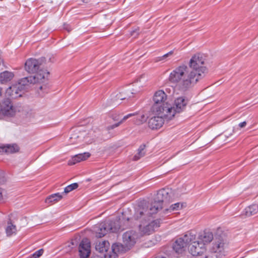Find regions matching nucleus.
Listing matches in <instances>:
<instances>
[{
	"mask_svg": "<svg viewBox=\"0 0 258 258\" xmlns=\"http://www.w3.org/2000/svg\"><path fill=\"white\" fill-rule=\"evenodd\" d=\"M204 62L201 54H195L190 58L188 66L181 64L176 67L170 73L169 81L182 92L189 90L207 74Z\"/></svg>",
	"mask_w": 258,
	"mask_h": 258,
	"instance_id": "nucleus-1",
	"label": "nucleus"
},
{
	"mask_svg": "<svg viewBox=\"0 0 258 258\" xmlns=\"http://www.w3.org/2000/svg\"><path fill=\"white\" fill-rule=\"evenodd\" d=\"M47 73L43 72L37 74L35 76H29L24 78L16 84H13L6 91V95L12 98H17L22 96V92L25 90L29 84H34L36 82H44Z\"/></svg>",
	"mask_w": 258,
	"mask_h": 258,
	"instance_id": "nucleus-2",
	"label": "nucleus"
},
{
	"mask_svg": "<svg viewBox=\"0 0 258 258\" xmlns=\"http://www.w3.org/2000/svg\"><path fill=\"white\" fill-rule=\"evenodd\" d=\"M158 211L157 207H155L152 203L143 200L139 202L135 207L134 217L135 220L140 222L149 219Z\"/></svg>",
	"mask_w": 258,
	"mask_h": 258,
	"instance_id": "nucleus-3",
	"label": "nucleus"
},
{
	"mask_svg": "<svg viewBox=\"0 0 258 258\" xmlns=\"http://www.w3.org/2000/svg\"><path fill=\"white\" fill-rule=\"evenodd\" d=\"M45 61V58H40L39 59H35L30 58L28 59L25 62V70L29 73H34L35 75L33 76H36L38 73H42L43 72L46 73L47 75L46 79L44 80V82H36L35 84H43L42 85L39 87V89L42 90L43 88H46V86L45 84L47 82L48 77L49 75V72L45 70L41 69V66Z\"/></svg>",
	"mask_w": 258,
	"mask_h": 258,
	"instance_id": "nucleus-4",
	"label": "nucleus"
},
{
	"mask_svg": "<svg viewBox=\"0 0 258 258\" xmlns=\"http://www.w3.org/2000/svg\"><path fill=\"white\" fill-rule=\"evenodd\" d=\"M188 100L184 97H180L174 100V104L171 105L169 103L166 106L161 108L159 111L164 113L165 116L169 118H172L176 113H180L185 110Z\"/></svg>",
	"mask_w": 258,
	"mask_h": 258,
	"instance_id": "nucleus-5",
	"label": "nucleus"
},
{
	"mask_svg": "<svg viewBox=\"0 0 258 258\" xmlns=\"http://www.w3.org/2000/svg\"><path fill=\"white\" fill-rule=\"evenodd\" d=\"M110 244L107 241L98 240L96 242L95 245L96 250L98 252V254L102 253L103 255H109L114 251L116 254V257L118 254L120 253V251L123 250L122 246L119 243L112 244L111 250H109Z\"/></svg>",
	"mask_w": 258,
	"mask_h": 258,
	"instance_id": "nucleus-6",
	"label": "nucleus"
},
{
	"mask_svg": "<svg viewBox=\"0 0 258 258\" xmlns=\"http://www.w3.org/2000/svg\"><path fill=\"white\" fill-rule=\"evenodd\" d=\"M196 239V235L194 233L188 231L183 236L177 239L172 245L173 249L177 253H182L185 251L186 246L189 243Z\"/></svg>",
	"mask_w": 258,
	"mask_h": 258,
	"instance_id": "nucleus-7",
	"label": "nucleus"
},
{
	"mask_svg": "<svg viewBox=\"0 0 258 258\" xmlns=\"http://www.w3.org/2000/svg\"><path fill=\"white\" fill-rule=\"evenodd\" d=\"M160 220L150 221V219L141 221L139 225V234L141 236L152 234L160 226Z\"/></svg>",
	"mask_w": 258,
	"mask_h": 258,
	"instance_id": "nucleus-8",
	"label": "nucleus"
},
{
	"mask_svg": "<svg viewBox=\"0 0 258 258\" xmlns=\"http://www.w3.org/2000/svg\"><path fill=\"white\" fill-rule=\"evenodd\" d=\"M140 237L139 233L133 230H130L124 233L122 235L123 244L120 243L123 248L120 253L124 252L130 249Z\"/></svg>",
	"mask_w": 258,
	"mask_h": 258,
	"instance_id": "nucleus-9",
	"label": "nucleus"
},
{
	"mask_svg": "<svg viewBox=\"0 0 258 258\" xmlns=\"http://www.w3.org/2000/svg\"><path fill=\"white\" fill-rule=\"evenodd\" d=\"M172 198L171 190L168 188L161 189L159 190L152 204L158 207V211L162 209L163 202H167L170 201Z\"/></svg>",
	"mask_w": 258,
	"mask_h": 258,
	"instance_id": "nucleus-10",
	"label": "nucleus"
},
{
	"mask_svg": "<svg viewBox=\"0 0 258 258\" xmlns=\"http://www.w3.org/2000/svg\"><path fill=\"white\" fill-rule=\"evenodd\" d=\"M161 107H158L157 110H154L156 113V116L152 117L148 121L149 127L152 130H157L160 128L164 124V119H171L165 116V114L159 111Z\"/></svg>",
	"mask_w": 258,
	"mask_h": 258,
	"instance_id": "nucleus-11",
	"label": "nucleus"
},
{
	"mask_svg": "<svg viewBox=\"0 0 258 258\" xmlns=\"http://www.w3.org/2000/svg\"><path fill=\"white\" fill-rule=\"evenodd\" d=\"M15 113V109L9 98H4L0 101V115L12 116Z\"/></svg>",
	"mask_w": 258,
	"mask_h": 258,
	"instance_id": "nucleus-12",
	"label": "nucleus"
},
{
	"mask_svg": "<svg viewBox=\"0 0 258 258\" xmlns=\"http://www.w3.org/2000/svg\"><path fill=\"white\" fill-rule=\"evenodd\" d=\"M189 251L194 256H199V257L196 258H200L205 254H202L206 251V247L204 243H201L199 240L196 239L189 243Z\"/></svg>",
	"mask_w": 258,
	"mask_h": 258,
	"instance_id": "nucleus-13",
	"label": "nucleus"
},
{
	"mask_svg": "<svg viewBox=\"0 0 258 258\" xmlns=\"http://www.w3.org/2000/svg\"><path fill=\"white\" fill-rule=\"evenodd\" d=\"M153 100L154 102L153 108L154 110H157L158 107L163 108V106L169 104L168 102L167 101V95L162 90H159L155 93Z\"/></svg>",
	"mask_w": 258,
	"mask_h": 258,
	"instance_id": "nucleus-14",
	"label": "nucleus"
},
{
	"mask_svg": "<svg viewBox=\"0 0 258 258\" xmlns=\"http://www.w3.org/2000/svg\"><path fill=\"white\" fill-rule=\"evenodd\" d=\"M79 252L81 258H87L91 253V246L88 239H83L79 246Z\"/></svg>",
	"mask_w": 258,
	"mask_h": 258,
	"instance_id": "nucleus-15",
	"label": "nucleus"
},
{
	"mask_svg": "<svg viewBox=\"0 0 258 258\" xmlns=\"http://www.w3.org/2000/svg\"><path fill=\"white\" fill-rule=\"evenodd\" d=\"M97 228L98 229L95 230L96 236L98 237H102L104 236L109 231L114 232L110 223L108 222L102 223L100 224Z\"/></svg>",
	"mask_w": 258,
	"mask_h": 258,
	"instance_id": "nucleus-16",
	"label": "nucleus"
},
{
	"mask_svg": "<svg viewBox=\"0 0 258 258\" xmlns=\"http://www.w3.org/2000/svg\"><path fill=\"white\" fill-rule=\"evenodd\" d=\"M139 92V90H137L136 89H134L131 88V87H129L127 88L122 90L121 92H120L121 96H120L119 97H122L121 98L122 99V100L128 99L131 97H133L134 94H136Z\"/></svg>",
	"mask_w": 258,
	"mask_h": 258,
	"instance_id": "nucleus-17",
	"label": "nucleus"
},
{
	"mask_svg": "<svg viewBox=\"0 0 258 258\" xmlns=\"http://www.w3.org/2000/svg\"><path fill=\"white\" fill-rule=\"evenodd\" d=\"M90 154L88 152H85L82 154H79L76 155L69 161L68 164L69 165H74L82 161L86 160L88 158L90 157Z\"/></svg>",
	"mask_w": 258,
	"mask_h": 258,
	"instance_id": "nucleus-18",
	"label": "nucleus"
},
{
	"mask_svg": "<svg viewBox=\"0 0 258 258\" xmlns=\"http://www.w3.org/2000/svg\"><path fill=\"white\" fill-rule=\"evenodd\" d=\"M213 238L212 232L205 231L199 236L197 240H199L201 243H204V246H205L206 244L210 243Z\"/></svg>",
	"mask_w": 258,
	"mask_h": 258,
	"instance_id": "nucleus-19",
	"label": "nucleus"
},
{
	"mask_svg": "<svg viewBox=\"0 0 258 258\" xmlns=\"http://www.w3.org/2000/svg\"><path fill=\"white\" fill-rule=\"evenodd\" d=\"M14 77L12 72L4 71L0 73V83L6 84L11 81Z\"/></svg>",
	"mask_w": 258,
	"mask_h": 258,
	"instance_id": "nucleus-20",
	"label": "nucleus"
},
{
	"mask_svg": "<svg viewBox=\"0 0 258 258\" xmlns=\"http://www.w3.org/2000/svg\"><path fill=\"white\" fill-rule=\"evenodd\" d=\"M1 149L6 153H14L19 151V148L16 144L8 145L1 147Z\"/></svg>",
	"mask_w": 258,
	"mask_h": 258,
	"instance_id": "nucleus-21",
	"label": "nucleus"
},
{
	"mask_svg": "<svg viewBox=\"0 0 258 258\" xmlns=\"http://www.w3.org/2000/svg\"><path fill=\"white\" fill-rule=\"evenodd\" d=\"M257 211L258 205L256 204L252 205L245 209L244 214L246 216L249 217L255 214Z\"/></svg>",
	"mask_w": 258,
	"mask_h": 258,
	"instance_id": "nucleus-22",
	"label": "nucleus"
},
{
	"mask_svg": "<svg viewBox=\"0 0 258 258\" xmlns=\"http://www.w3.org/2000/svg\"><path fill=\"white\" fill-rule=\"evenodd\" d=\"M62 198V194L56 193L48 196L45 200V203L50 204L60 200Z\"/></svg>",
	"mask_w": 258,
	"mask_h": 258,
	"instance_id": "nucleus-23",
	"label": "nucleus"
},
{
	"mask_svg": "<svg viewBox=\"0 0 258 258\" xmlns=\"http://www.w3.org/2000/svg\"><path fill=\"white\" fill-rule=\"evenodd\" d=\"M17 232L16 227L13 225L11 222L8 223L7 226L6 228V232L8 236H11L14 234H16Z\"/></svg>",
	"mask_w": 258,
	"mask_h": 258,
	"instance_id": "nucleus-24",
	"label": "nucleus"
},
{
	"mask_svg": "<svg viewBox=\"0 0 258 258\" xmlns=\"http://www.w3.org/2000/svg\"><path fill=\"white\" fill-rule=\"evenodd\" d=\"M182 208V205L180 203H177L174 204L172 205L169 208L166 209L164 211V213L165 215H168L169 213L175 211L177 210H179L181 209Z\"/></svg>",
	"mask_w": 258,
	"mask_h": 258,
	"instance_id": "nucleus-25",
	"label": "nucleus"
},
{
	"mask_svg": "<svg viewBox=\"0 0 258 258\" xmlns=\"http://www.w3.org/2000/svg\"><path fill=\"white\" fill-rule=\"evenodd\" d=\"M145 145H141L139 148L138 149V152L134 156V160H139L141 158L144 157L145 155Z\"/></svg>",
	"mask_w": 258,
	"mask_h": 258,
	"instance_id": "nucleus-26",
	"label": "nucleus"
},
{
	"mask_svg": "<svg viewBox=\"0 0 258 258\" xmlns=\"http://www.w3.org/2000/svg\"><path fill=\"white\" fill-rule=\"evenodd\" d=\"M121 96L120 92L115 94H112L111 96V100L113 105H117L121 103V101L122 100V97H119Z\"/></svg>",
	"mask_w": 258,
	"mask_h": 258,
	"instance_id": "nucleus-27",
	"label": "nucleus"
},
{
	"mask_svg": "<svg viewBox=\"0 0 258 258\" xmlns=\"http://www.w3.org/2000/svg\"><path fill=\"white\" fill-rule=\"evenodd\" d=\"M136 114H137V113L128 114L126 115H125L123 117V118L121 120H120V121H119L118 122H117L116 123H115V124H114L113 125L108 126L107 128H108V130L113 129L114 128L118 126H119L122 122H123V121H125V120H126L128 118H130V117H131L132 116H134V115H135Z\"/></svg>",
	"mask_w": 258,
	"mask_h": 258,
	"instance_id": "nucleus-28",
	"label": "nucleus"
},
{
	"mask_svg": "<svg viewBox=\"0 0 258 258\" xmlns=\"http://www.w3.org/2000/svg\"><path fill=\"white\" fill-rule=\"evenodd\" d=\"M91 258H116V254L114 251L112 254L109 255H103L102 253L101 254H95L93 255Z\"/></svg>",
	"mask_w": 258,
	"mask_h": 258,
	"instance_id": "nucleus-29",
	"label": "nucleus"
},
{
	"mask_svg": "<svg viewBox=\"0 0 258 258\" xmlns=\"http://www.w3.org/2000/svg\"><path fill=\"white\" fill-rule=\"evenodd\" d=\"M80 135H78L77 133H75L72 135V136L70 137V140H71V142H72L73 144L75 143H78L80 142L79 139L82 138L84 136V133H80Z\"/></svg>",
	"mask_w": 258,
	"mask_h": 258,
	"instance_id": "nucleus-30",
	"label": "nucleus"
},
{
	"mask_svg": "<svg viewBox=\"0 0 258 258\" xmlns=\"http://www.w3.org/2000/svg\"><path fill=\"white\" fill-rule=\"evenodd\" d=\"M78 187V184L77 183H74L70 185H68L67 187L64 188V192L62 193L68 194L70 191H72L74 189H76Z\"/></svg>",
	"mask_w": 258,
	"mask_h": 258,
	"instance_id": "nucleus-31",
	"label": "nucleus"
},
{
	"mask_svg": "<svg viewBox=\"0 0 258 258\" xmlns=\"http://www.w3.org/2000/svg\"><path fill=\"white\" fill-rule=\"evenodd\" d=\"M43 249H39L38 250L36 251L35 253H34L32 255L30 256L29 258H38L43 254Z\"/></svg>",
	"mask_w": 258,
	"mask_h": 258,
	"instance_id": "nucleus-32",
	"label": "nucleus"
},
{
	"mask_svg": "<svg viewBox=\"0 0 258 258\" xmlns=\"http://www.w3.org/2000/svg\"><path fill=\"white\" fill-rule=\"evenodd\" d=\"M139 28H137L136 29L133 30L131 32V35L132 36H133L134 38L137 37L139 34Z\"/></svg>",
	"mask_w": 258,
	"mask_h": 258,
	"instance_id": "nucleus-33",
	"label": "nucleus"
},
{
	"mask_svg": "<svg viewBox=\"0 0 258 258\" xmlns=\"http://www.w3.org/2000/svg\"><path fill=\"white\" fill-rule=\"evenodd\" d=\"M173 54V51H170L167 53L163 55L162 56L160 57L159 60H164V59L166 58L168 56L171 55Z\"/></svg>",
	"mask_w": 258,
	"mask_h": 258,
	"instance_id": "nucleus-34",
	"label": "nucleus"
},
{
	"mask_svg": "<svg viewBox=\"0 0 258 258\" xmlns=\"http://www.w3.org/2000/svg\"><path fill=\"white\" fill-rule=\"evenodd\" d=\"M141 122H143L146 121L147 117L144 114H142L139 116V118Z\"/></svg>",
	"mask_w": 258,
	"mask_h": 258,
	"instance_id": "nucleus-35",
	"label": "nucleus"
},
{
	"mask_svg": "<svg viewBox=\"0 0 258 258\" xmlns=\"http://www.w3.org/2000/svg\"><path fill=\"white\" fill-rule=\"evenodd\" d=\"M64 29L67 30L68 32H70L72 30V28L70 27V25L68 24H64Z\"/></svg>",
	"mask_w": 258,
	"mask_h": 258,
	"instance_id": "nucleus-36",
	"label": "nucleus"
},
{
	"mask_svg": "<svg viewBox=\"0 0 258 258\" xmlns=\"http://www.w3.org/2000/svg\"><path fill=\"white\" fill-rule=\"evenodd\" d=\"M246 124V121H243V122H242L241 123H240L239 124V126L240 127H244Z\"/></svg>",
	"mask_w": 258,
	"mask_h": 258,
	"instance_id": "nucleus-37",
	"label": "nucleus"
},
{
	"mask_svg": "<svg viewBox=\"0 0 258 258\" xmlns=\"http://www.w3.org/2000/svg\"><path fill=\"white\" fill-rule=\"evenodd\" d=\"M112 118L114 120H118L119 119L118 116L117 115H112Z\"/></svg>",
	"mask_w": 258,
	"mask_h": 258,
	"instance_id": "nucleus-38",
	"label": "nucleus"
},
{
	"mask_svg": "<svg viewBox=\"0 0 258 258\" xmlns=\"http://www.w3.org/2000/svg\"><path fill=\"white\" fill-rule=\"evenodd\" d=\"M2 199V189L0 188V200Z\"/></svg>",
	"mask_w": 258,
	"mask_h": 258,
	"instance_id": "nucleus-39",
	"label": "nucleus"
},
{
	"mask_svg": "<svg viewBox=\"0 0 258 258\" xmlns=\"http://www.w3.org/2000/svg\"><path fill=\"white\" fill-rule=\"evenodd\" d=\"M3 93V89L0 87V96H2Z\"/></svg>",
	"mask_w": 258,
	"mask_h": 258,
	"instance_id": "nucleus-40",
	"label": "nucleus"
},
{
	"mask_svg": "<svg viewBox=\"0 0 258 258\" xmlns=\"http://www.w3.org/2000/svg\"><path fill=\"white\" fill-rule=\"evenodd\" d=\"M138 82H141V80H140V79H138V80H137V82L136 83V85H137V83H138Z\"/></svg>",
	"mask_w": 258,
	"mask_h": 258,
	"instance_id": "nucleus-41",
	"label": "nucleus"
},
{
	"mask_svg": "<svg viewBox=\"0 0 258 258\" xmlns=\"http://www.w3.org/2000/svg\"><path fill=\"white\" fill-rule=\"evenodd\" d=\"M0 149H1V150H0V151H1V150H2V151H3V150H2L1 148H0Z\"/></svg>",
	"mask_w": 258,
	"mask_h": 258,
	"instance_id": "nucleus-42",
	"label": "nucleus"
}]
</instances>
